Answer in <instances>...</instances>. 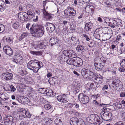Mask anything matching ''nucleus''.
Returning a JSON list of instances; mask_svg holds the SVG:
<instances>
[{
    "instance_id": "37",
    "label": "nucleus",
    "mask_w": 125,
    "mask_h": 125,
    "mask_svg": "<svg viewBox=\"0 0 125 125\" xmlns=\"http://www.w3.org/2000/svg\"><path fill=\"white\" fill-rule=\"evenodd\" d=\"M19 10L21 11H25L27 10V7L26 6H23L22 5H20L19 8Z\"/></svg>"
},
{
    "instance_id": "12",
    "label": "nucleus",
    "mask_w": 125,
    "mask_h": 125,
    "mask_svg": "<svg viewBox=\"0 0 125 125\" xmlns=\"http://www.w3.org/2000/svg\"><path fill=\"white\" fill-rule=\"evenodd\" d=\"M73 100V101H72L71 103V108L72 110H73V111L72 110V112H76V110H77L79 106L78 104L75 102V99H74Z\"/></svg>"
},
{
    "instance_id": "54",
    "label": "nucleus",
    "mask_w": 125,
    "mask_h": 125,
    "mask_svg": "<svg viewBox=\"0 0 125 125\" xmlns=\"http://www.w3.org/2000/svg\"><path fill=\"white\" fill-rule=\"evenodd\" d=\"M19 125H29L28 123L26 121L21 122Z\"/></svg>"
},
{
    "instance_id": "43",
    "label": "nucleus",
    "mask_w": 125,
    "mask_h": 125,
    "mask_svg": "<svg viewBox=\"0 0 125 125\" xmlns=\"http://www.w3.org/2000/svg\"><path fill=\"white\" fill-rule=\"evenodd\" d=\"M72 83H73L72 86H71L72 88L73 89V90H75L76 88V85H77V83L73 81H71Z\"/></svg>"
},
{
    "instance_id": "57",
    "label": "nucleus",
    "mask_w": 125,
    "mask_h": 125,
    "mask_svg": "<svg viewBox=\"0 0 125 125\" xmlns=\"http://www.w3.org/2000/svg\"><path fill=\"white\" fill-rule=\"evenodd\" d=\"M3 109L5 111H9L10 110V108L7 106H3Z\"/></svg>"
},
{
    "instance_id": "38",
    "label": "nucleus",
    "mask_w": 125,
    "mask_h": 125,
    "mask_svg": "<svg viewBox=\"0 0 125 125\" xmlns=\"http://www.w3.org/2000/svg\"><path fill=\"white\" fill-rule=\"evenodd\" d=\"M121 20L120 19H118L117 20V22L116 21L115 27H119L120 26L121 27H122V25H121Z\"/></svg>"
},
{
    "instance_id": "39",
    "label": "nucleus",
    "mask_w": 125,
    "mask_h": 125,
    "mask_svg": "<svg viewBox=\"0 0 125 125\" xmlns=\"http://www.w3.org/2000/svg\"><path fill=\"white\" fill-rule=\"evenodd\" d=\"M39 91L41 93L44 94H46L47 91V89L44 88H39Z\"/></svg>"
},
{
    "instance_id": "35",
    "label": "nucleus",
    "mask_w": 125,
    "mask_h": 125,
    "mask_svg": "<svg viewBox=\"0 0 125 125\" xmlns=\"http://www.w3.org/2000/svg\"><path fill=\"white\" fill-rule=\"evenodd\" d=\"M116 21H112V22H110L109 23V25L111 27L114 28L115 27Z\"/></svg>"
},
{
    "instance_id": "27",
    "label": "nucleus",
    "mask_w": 125,
    "mask_h": 125,
    "mask_svg": "<svg viewBox=\"0 0 125 125\" xmlns=\"http://www.w3.org/2000/svg\"><path fill=\"white\" fill-rule=\"evenodd\" d=\"M97 118V119L95 120L93 122L94 124L95 125H99L102 122L101 120H100V118L98 116V118Z\"/></svg>"
},
{
    "instance_id": "29",
    "label": "nucleus",
    "mask_w": 125,
    "mask_h": 125,
    "mask_svg": "<svg viewBox=\"0 0 125 125\" xmlns=\"http://www.w3.org/2000/svg\"><path fill=\"white\" fill-rule=\"evenodd\" d=\"M6 8V4L5 3L0 4V10L2 12Z\"/></svg>"
},
{
    "instance_id": "34",
    "label": "nucleus",
    "mask_w": 125,
    "mask_h": 125,
    "mask_svg": "<svg viewBox=\"0 0 125 125\" xmlns=\"http://www.w3.org/2000/svg\"><path fill=\"white\" fill-rule=\"evenodd\" d=\"M30 52L31 54L33 55H35L37 56L40 55L42 54L41 52L39 51H30Z\"/></svg>"
},
{
    "instance_id": "32",
    "label": "nucleus",
    "mask_w": 125,
    "mask_h": 125,
    "mask_svg": "<svg viewBox=\"0 0 125 125\" xmlns=\"http://www.w3.org/2000/svg\"><path fill=\"white\" fill-rule=\"evenodd\" d=\"M70 7H68V8L64 10V13L65 15L68 16L69 17L70 15Z\"/></svg>"
},
{
    "instance_id": "30",
    "label": "nucleus",
    "mask_w": 125,
    "mask_h": 125,
    "mask_svg": "<svg viewBox=\"0 0 125 125\" xmlns=\"http://www.w3.org/2000/svg\"><path fill=\"white\" fill-rule=\"evenodd\" d=\"M113 105L115 106L116 109H121L122 107L121 103L120 102L116 103H114Z\"/></svg>"
},
{
    "instance_id": "14",
    "label": "nucleus",
    "mask_w": 125,
    "mask_h": 125,
    "mask_svg": "<svg viewBox=\"0 0 125 125\" xmlns=\"http://www.w3.org/2000/svg\"><path fill=\"white\" fill-rule=\"evenodd\" d=\"M46 27L47 30L51 31V32L54 31L55 29L54 25L52 23L49 22L46 24Z\"/></svg>"
},
{
    "instance_id": "46",
    "label": "nucleus",
    "mask_w": 125,
    "mask_h": 125,
    "mask_svg": "<svg viewBox=\"0 0 125 125\" xmlns=\"http://www.w3.org/2000/svg\"><path fill=\"white\" fill-rule=\"evenodd\" d=\"M27 36V34L25 33H23L19 37V40L20 41L22 39Z\"/></svg>"
},
{
    "instance_id": "1",
    "label": "nucleus",
    "mask_w": 125,
    "mask_h": 125,
    "mask_svg": "<svg viewBox=\"0 0 125 125\" xmlns=\"http://www.w3.org/2000/svg\"><path fill=\"white\" fill-rule=\"evenodd\" d=\"M43 66V63L36 60H32L27 63V67L30 70H32L34 73H37L39 69Z\"/></svg>"
},
{
    "instance_id": "25",
    "label": "nucleus",
    "mask_w": 125,
    "mask_h": 125,
    "mask_svg": "<svg viewBox=\"0 0 125 125\" xmlns=\"http://www.w3.org/2000/svg\"><path fill=\"white\" fill-rule=\"evenodd\" d=\"M48 120L47 121H46L45 122V124L47 125H51L52 123L53 122L52 119L50 118L48 119L47 117H45L44 119V120L45 121L46 120Z\"/></svg>"
},
{
    "instance_id": "36",
    "label": "nucleus",
    "mask_w": 125,
    "mask_h": 125,
    "mask_svg": "<svg viewBox=\"0 0 125 125\" xmlns=\"http://www.w3.org/2000/svg\"><path fill=\"white\" fill-rule=\"evenodd\" d=\"M20 26L19 22L17 21L15 22L12 24V27L14 29L18 28Z\"/></svg>"
},
{
    "instance_id": "61",
    "label": "nucleus",
    "mask_w": 125,
    "mask_h": 125,
    "mask_svg": "<svg viewBox=\"0 0 125 125\" xmlns=\"http://www.w3.org/2000/svg\"><path fill=\"white\" fill-rule=\"evenodd\" d=\"M38 16L37 15L34 16L33 21L35 22L37 21L38 20Z\"/></svg>"
},
{
    "instance_id": "42",
    "label": "nucleus",
    "mask_w": 125,
    "mask_h": 125,
    "mask_svg": "<svg viewBox=\"0 0 125 125\" xmlns=\"http://www.w3.org/2000/svg\"><path fill=\"white\" fill-rule=\"evenodd\" d=\"M20 57H22L19 54L16 55H14L13 57L14 60V62H15L20 58Z\"/></svg>"
},
{
    "instance_id": "51",
    "label": "nucleus",
    "mask_w": 125,
    "mask_h": 125,
    "mask_svg": "<svg viewBox=\"0 0 125 125\" xmlns=\"http://www.w3.org/2000/svg\"><path fill=\"white\" fill-rule=\"evenodd\" d=\"M44 107L46 110H48L51 108L52 106L50 104H48L45 105L44 106Z\"/></svg>"
},
{
    "instance_id": "3",
    "label": "nucleus",
    "mask_w": 125,
    "mask_h": 125,
    "mask_svg": "<svg viewBox=\"0 0 125 125\" xmlns=\"http://www.w3.org/2000/svg\"><path fill=\"white\" fill-rule=\"evenodd\" d=\"M82 75L85 78L91 79L94 76V73L90 70L82 69L81 71Z\"/></svg>"
},
{
    "instance_id": "47",
    "label": "nucleus",
    "mask_w": 125,
    "mask_h": 125,
    "mask_svg": "<svg viewBox=\"0 0 125 125\" xmlns=\"http://www.w3.org/2000/svg\"><path fill=\"white\" fill-rule=\"evenodd\" d=\"M5 30L4 26L2 24H0V33H2Z\"/></svg>"
},
{
    "instance_id": "2",
    "label": "nucleus",
    "mask_w": 125,
    "mask_h": 125,
    "mask_svg": "<svg viewBox=\"0 0 125 125\" xmlns=\"http://www.w3.org/2000/svg\"><path fill=\"white\" fill-rule=\"evenodd\" d=\"M30 31L32 34H34L35 36L40 37L44 33V28L43 27L39 28L35 24H33L30 28Z\"/></svg>"
},
{
    "instance_id": "53",
    "label": "nucleus",
    "mask_w": 125,
    "mask_h": 125,
    "mask_svg": "<svg viewBox=\"0 0 125 125\" xmlns=\"http://www.w3.org/2000/svg\"><path fill=\"white\" fill-rule=\"evenodd\" d=\"M71 14L72 16H73L76 14V11L73 9L71 8Z\"/></svg>"
},
{
    "instance_id": "59",
    "label": "nucleus",
    "mask_w": 125,
    "mask_h": 125,
    "mask_svg": "<svg viewBox=\"0 0 125 125\" xmlns=\"http://www.w3.org/2000/svg\"><path fill=\"white\" fill-rule=\"evenodd\" d=\"M107 108L105 107H103L102 109V112L101 113V115H102L103 114V113H104L105 112H108L107 111Z\"/></svg>"
},
{
    "instance_id": "64",
    "label": "nucleus",
    "mask_w": 125,
    "mask_h": 125,
    "mask_svg": "<svg viewBox=\"0 0 125 125\" xmlns=\"http://www.w3.org/2000/svg\"><path fill=\"white\" fill-rule=\"evenodd\" d=\"M108 88V86L107 85H104L102 89L104 91Z\"/></svg>"
},
{
    "instance_id": "24",
    "label": "nucleus",
    "mask_w": 125,
    "mask_h": 125,
    "mask_svg": "<svg viewBox=\"0 0 125 125\" xmlns=\"http://www.w3.org/2000/svg\"><path fill=\"white\" fill-rule=\"evenodd\" d=\"M22 115V116L24 118H30L31 116V115L30 114L29 112L26 110L25 111Z\"/></svg>"
},
{
    "instance_id": "23",
    "label": "nucleus",
    "mask_w": 125,
    "mask_h": 125,
    "mask_svg": "<svg viewBox=\"0 0 125 125\" xmlns=\"http://www.w3.org/2000/svg\"><path fill=\"white\" fill-rule=\"evenodd\" d=\"M92 23L90 22L87 23L86 24L84 27V29L86 31H88L92 27Z\"/></svg>"
},
{
    "instance_id": "49",
    "label": "nucleus",
    "mask_w": 125,
    "mask_h": 125,
    "mask_svg": "<svg viewBox=\"0 0 125 125\" xmlns=\"http://www.w3.org/2000/svg\"><path fill=\"white\" fill-rule=\"evenodd\" d=\"M26 13V15H26L27 16H28V17H29L30 18L29 16H32L33 15V14L32 13V11L31 10H29L27 11Z\"/></svg>"
},
{
    "instance_id": "31",
    "label": "nucleus",
    "mask_w": 125,
    "mask_h": 125,
    "mask_svg": "<svg viewBox=\"0 0 125 125\" xmlns=\"http://www.w3.org/2000/svg\"><path fill=\"white\" fill-rule=\"evenodd\" d=\"M90 117L91 119V121L93 122L95 120H96L97 118H98V116L96 114H92L90 115Z\"/></svg>"
},
{
    "instance_id": "20",
    "label": "nucleus",
    "mask_w": 125,
    "mask_h": 125,
    "mask_svg": "<svg viewBox=\"0 0 125 125\" xmlns=\"http://www.w3.org/2000/svg\"><path fill=\"white\" fill-rule=\"evenodd\" d=\"M58 42V40L56 37H52L50 40V44L53 46Z\"/></svg>"
},
{
    "instance_id": "45",
    "label": "nucleus",
    "mask_w": 125,
    "mask_h": 125,
    "mask_svg": "<svg viewBox=\"0 0 125 125\" xmlns=\"http://www.w3.org/2000/svg\"><path fill=\"white\" fill-rule=\"evenodd\" d=\"M93 103L95 104V105H98L99 106H101L102 107H104V105L105 106H106L107 105V104H98L97 102V101L96 100H94L93 101Z\"/></svg>"
},
{
    "instance_id": "15",
    "label": "nucleus",
    "mask_w": 125,
    "mask_h": 125,
    "mask_svg": "<svg viewBox=\"0 0 125 125\" xmlns=\"http://www.w3.org/2000/svg\"><path fill=\"white\" fill-rule=\"evenodd\" d=\"M9 115V116H6L5 117V119L6 120V122L8 123L9 125H16L15 123L13 122V117Z\"/></svg>"
},
{
    "instance_id": "10",
    "label": "nucleus",
    "mask_w": 125,
    "mask_h": 125,
    "mask_svg": "<svg viewBox=\"0 0 125 125\" xmlns=\"http://www.w3.org/2000/svg\"><path fill=\"white\" fill-rule=\"evenodd\" d=\"M36 44L35 45V47L39 48L41 49H44L47 44L46 42L43 41H40L37 42Z\"/></svg>"
},
{
    "instance_id": "60",
    "label": "nucleus",
    "mask_w": 125,
    "mask_h": 125,
    "mask_svg": "<svg viewBox=\"0 0 125 125\" xmlns=\"http://www.w3.org/2000/svg\"><path fill=\"white\" fill-rule=\"evenodd\" d=\"M82 36L83 37H85L86 38V40L87 41H89V38L88 36L86 35V34H83Z\"/></svg>"
},
{
    "instance_id": "26",
    "label": "nucleus",
    "mask_w": 125,
    "mask_h": 125,
    "mask_svg": "<svg viewBox=\"0 0 125 125\" xmlns=\"http://www.w3.org/2000/svg\"><path fill=\"white\" fill-rule=\"evenodd\" d=\"M8 88H5V90L6 91H10L12 92H13L15 91L16 90V88L13 85L9 86L8 87Z\"/></svg>"
},
{
    "instance_id": "48",
    "label": "nucleus",
    "mask_w": 125,
    "mask_h": 125,
    "mask_svg": "<svg viewBox=\"0 0 125 125\" xmlns=\"http://www.w3.org/2000/svg\"><path fill=\"white\" fill-rule=\"evenodd\" d=\"M6 41L11 44L12 43V40L10 37H8L6 39Z\"/></svg>"
},
{
    "instance_id": "40",
    "label": "nucleus",
    "mask_w": 125,
    "mask_h": 125,
    "mask_svg": "<svg viewBox=\"0 0 125 125\" xmlns=\"http://www.w3.org/2000/svg\"><path fill=\"white\" fill-rule=\"evenodd\" d=\"M24 104H27L30 102L29 99L25 97L22 99V101Z\"/></svg>"
},
{
    "instance_id": "19",
    "label": "nucleus",
    "mask_w": 125,
    "mask_h": 125,
    "mask_svg": "<svg viewBox=\"0 0 125 125\" xmlns=\"http://www.w3.org/2000/svg\"><path fill=\"white\" fill-rule=\"evenodd\" d=\"M76 63H74V66L75 67L81 66L83 65V61L80 58L77 57Z\"/></svg>"
},
{
    "instance_id": "13",
    "label": "nucleus",
    "mask_w": 125,
    "mask_h": 125,
    "mask_svg": "<svg viewBox=\"0 0 125 125\" xmlns=\"http://www.w3.org/2000/svg\"><path fill=\"white\" fill-rule=\"evenodd\" d=\"M3 50L5 53L8 55H11L13 53L12 49L8 46H4Z\"/></svg>"
},
{
    "instance_id": "55",
    "label": "nucleus",
    "mask_w": 125,
    "mask_h": 125,
    "mask_svg": "<svg viewBox=\"0 0 125 125\" xmlns=\"http://www.w3.org/2000/svg\"><path fill=\"white\" fill-rule=\"evenodd\" d=\"M73 55L74 58L77 57H76V54L75 52H74L73 50H71V55Z\"/></svg>"
},
{
    "instance_id": "33",
    "label": "nucleus",
    "mask_w": 125,
    "mask_h": 125,
    "mask_svg": "<svg viewBox=\"0 0 125 125\" xmlns=\"http://www.w3.org/2000/svg\"><path fill=\"white\" fill-rule=\"evenodd\" d=\"M84 49V46L81 45H79L77 46L76 48V50L78 52L83 51Z\"/></svg>"
},
{
    "instance_id": "41",
    "label": "nucleus",
    "mask_w": 125,
    "mask_h": 125,
    "mask_svg": "<svg viewBox=\"0 0 125 125\" xmlns=\"http://www.w3.org/2000/svg\"><path fill=\"white\" fill-rule=\"evenodd\" d=\"M55 79L54 78H50L49 80V83L51 84H54L55 83Z\"/></svg>"
},
{
    "instance_id": "63",
    "label": "nucleus",
    "mask_w": 125,
    "mask_h": 125,
    "mask_svg": "<svg viewBox=\"0 0 125 125\" xmlns=\"http://www.w3.org/2000/svg\"><path fill=\"white\" fill-rule=\"evenodd\" d=\"M104 22H105L106 23H107V22H109V21H110V20L107 17H104Z\"/></svg>"
},
{
    "instance_id": "62",
    "label": "nucleus",
    "mask_w": 125,
    "mask_h": 125,
    "mask_svg": "<svg viewBox=\"0 0 125 125\" xmlns=\"http://www.w3.org/2000/svg\"><path fill=\"white\" fill-rule=\"evenodd\" d=\"M125 68L123 67H120L119 68V70L120 72H124L125 71Z\"/></svg>"
},
{
    "instance_id": "8",
    "label": "nucleus",
    "mask_w": 125,
    "mask_h": 125,
    "mask_svg": "<svg viewBox=\"0 0 125 125\" xmlns=\"http://www.w3.org/2000/svg\"><path fill=\"white\" fill-rule=\"evenodd\" d=\"M112 116V114L110 112H106L104 113L101 116L104 120L108 121L111 119Z\"/></svg>"
},
{
    "instance_id": "44",
    "label": "nucleus",
    "mask_w": 125,
    "mask_h": 125,
    "mask_svg": "<svg viewBox=\"0 0 125 125\" xmlns=\"http://www.w3.org/2000/svg\"><path fill=\"white\" fill-rule=\"evenodd\" d=\"M23 58L22 57H20L19 59L15 62L17 64H21L23 63Z\"/></svg>"
},
{
    "instance_id": "52",
    "label": "nucleus",
    "mask_w": 125,
    "mask_h": 125,
    "mask_svg": "<svg viewBox=\"0 0 125 125\" xmlns=\"http://www.w3.org/2000/svg\"><path fill=\"white\" fill-rule=\"evenodd\" d=\"M91 87L93 89L94 88H96L97 87V86L96 83H92L91 84Z\"/></svg>"
},
{
    "instance_id": "17",
    "label": "nucleus",
    "mask_w": 125,
    "mask_h": 125,
    "mask_svg": "<svg viewBox=\"0 0 125 125\" xmlns=\"http://www.w3.org/2000/svg\"><path fill=\"white\" fill-rule=\"evenodd\" d=\"M66 97L64 94L59 95L57 97V99L58 101L61 102L66 103L67 101Z\"/></svg>"
},
{
    "instance_id": "58",
    "label": "nucleus",
    "mask_w": 125,
    "mask_h": 125,
    "mask_svg": "<svg viewBox=\"0 0 125 125\" xmlns=\"http://www.w3.org/2000/svg\"><path fill=\"white\" fill-rule=\"evenodd\" d=\"M11 5L15 6L17 5V2L15 0H13L12 1H11Z\"/></svg>"
},
{
    "instance_id": "28",
    "label": "nucleus",
    "mask_w": 125,
    "mask_h": 125,
    "mask_svg": "<svg viewBox=\"0 0 125 125\" xmlns=\"http://www.w3.org/2000/svg\"><path fill=\"white\" fill-rule=\"evenodd\" d=\"M77 57L71 59V67L72 68H74L75 66H74V63H76Z\"/></svg>"
},
{
    "instance_id": "22",
    "label": "nucleus",
    "mask_w": 125,
    "mask_h": 125,
    "mask_svg": "<svg viewBox=\"0 0 125 125\" xmlns=\"http://www.w3.org/2000/svg\"><path fill=\"white\" fill-rule=\"evenodd\" d=\"M46 95L49 96H55L56 95V93H53L51 90H49L47 89V91L46 93Z\"/></svg>"
},
{
    "instance_id": "21",
    "label": "nucleus",
    "mask_w": 125,
    "mask_h": 125,
    "mask_svg": "<svg viewBox=\"0 0 125 125\" xmlns=\"http://www.w3.org/2000/svg\"><path fill=\"white\" fill-rule=\"evenodd\" d=\"M7 94L5 93H0V98L4 101L7 100L9 98L8 97Z\"/></svg>"
},
{
    "instance_id": "6",
    "label": "nucleus",
    "mask_w": 125,
    "mask_h": 125,
    "mask_svg": "<svg viewBox=\"0 0 125 125\" xmlns=\"http://www.w3.org/2000/svg\"><path fill=\"white\" fill-rule=\"evenodd\" d=\"M18 17L20 21H27L30 19V18L26 15V12H20L18 13Z\"/></svg>"
},
{
    "instance_id": "4",
    "label": "nucleus",
    "mask_w": 125,
    "mask_h": 125,
    "mask_svg": "<svg viewBox=\"0 0 125 125\" xmlns=\"http://www.w3.org/2000/svg\"><path fill=\"white\" fill-rule=\"evenodd\" d=\"M43 15V19L46 21L51 20L54 14H51L47 12L44 9L42 10Z\"/></svg>"
},
{
    "instance_id": "9",
    "label": "nucleus",
    "mask_w": 125,
    "mask_h": 125,
    "mask_svg": "<svg viewBox=\"0 0 125 125\" xmlns=\"http://www.w3.org/2000/svg\"><path fill=\"white\" fill-rule=\"evenodd\" d=\"M1 76L4 80L8 81L12 79L13 74L11 73H3L1 75Z\"/></svg>"
},
{
    "instance_id": "50",
    "label": "nucleus",
    "mask_w": 125,
    "mask_h": 125,
    "mask_svg": "<svg viewBox=\"0 0 125 125\" xmlns=\"http://www.w3.org/2000/svg\"><path fill=\"white\" fill-rule=\"evenodd\" d=\"M120 64L121 67H123L124 68H125V59L122 60Z\"/></svg>"
},
{
    "instance_id": "7",
    "label": "nucleus",
    "mask_w": 125,
    "mask_h": 125,
    "mask_svg": "<svg viewBox=\"0 0 125 125\" xmlns=\"http://www.w3.org/2000/svg\"><path fill=\"white\" fill-rule=\"evenodd\" d=\"M121 82L118 79H115L113 81L111 85H109L110 88L112 89H115V86L116 87H119L121 85Z\"/></svg>"
},
{
    "instance_id": "5",
    "label": "nucleus",
    "mask_w": 125,
    "mask_h": 125,
    "mask_svg": "<svg viewBox=\"0 0 125 125\" xmlns=\"http://www.w3.org/2000/svg\"><path fill=\"white\" fill-rule=\"evenodd\" d=\"M78 98L81 102L83 104L87 103L89 101V97L83 93L80 94H79Z\"/></svg>"
},
{
    "instance_id": "18",
    "label": "nucleus",
    "mask_w": 125,
    "mask_h": 125,
    "mask_svg": "<svg viewBox=\"0 0 125 125\" xmlns=\"http://www.w3.org/2000/svg\"><path fill=\"white\" fill-rule=\"evenodd\" d=\"M103 57L101 54H99L98 56H96L94 59V63H96V62L99 63L101 62H104L103 61Z\"/></svg>"
},
{
    "instance_id": "16",
    "label": "nucleus",
    "mask_w": 125,
    "mask_h": 125,
    "mask_svg": "<svg viewBox=\"0 0 125 125\" xmlns=\"http://www.w3.org/2000/svg\"><path fill=\"white\" fill-rule=\"evenodd\" d=\"M71 121L72 122V124L71 123V125H81V122L78 120L76 117L71 118Z\"/></svg>"
},
{
    "instance_id": "56",
    "label": "nucleus",
    "mask_w": 125,
    "mask_h": 125,
    "mask_svg": "<svg viewBox=\"0 0 125 125\" xmlns=\"http://www.w3.org/2000/svg\"><path fill=\"white\" fill-rule=\"evenodd\" d=\"M26 110L24 108H20L18 109V111L21 112H22L23 113Z\"/></svg>"
},
{
    "instance_id": "11",
    "label": "nucleus",
    "mask_w": 125,
    "mask_h": 125,
    "mask_svg": "<svg viewBox=\"0 0 125 125\" xmlns=\"http://www.w3.org/2000/svg\"><path fill=\"white\" fill-rule=\"evenodd\" d=\"M94 66L96 69L98 71H101L104 67L105 65L104 62L98 63H94Z\"/></svg>"
}]
</instances>
